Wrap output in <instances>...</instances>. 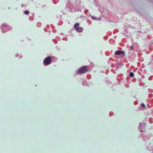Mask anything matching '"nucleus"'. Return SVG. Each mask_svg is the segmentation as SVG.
I'll return each instance as SVG.
<instances>
[{"mask_svg":"<svg viewBox=\"0 0 153 153\" xmlns=\"http://www.w3.org/2000/svg\"><path fill=\"white\" fill-rule=\"evenodd\" d=\"M89 69L87 66H83L80 68L76 71L77 74H82L85 73Z\"/></svg>","mask_w":153,"mask_h":153,"instance_id":"obj_1","label":"nucleus"},{"mask_svg":"<svg viewBox=\"0 0 153 153\" xmlns=\"http://www.w3.org/2000/svg\"><path fill=\"white\" fill-rule=\"evenodd\" d=\"M44 64L46 65H48L51 63V58L50 56H48L44 60Z\"/></svg>","mask_w":153,"mask_h":153,"instance_id":"obj_2","label":"nucleus"},{"mask_svg":"<svg viewBox=\"0 0 153 153\" xmlns=\"http://www.w3.org/2000/svg\"><path fill=\"white\" fill-rule=\"evenodd\" d=\"M79 24L78 23H76L75 24L74 27L77 31L81 32L82 31V28L81 27H79Z\"/></svg>","mask_w":153,"mask_h":153,"instance_id":"obj_3","label":"nucleus"},{"mask_svg":"<svg viewBox=\"0 0 153 153\" xmlns=\"http://www.w3.org/2000/svg\"><path fill=\"white\" fill-rule=\"evenodd\" d=\"M115 55H120L121 54L125 55V52L124 51H117L115 53Z\"/></svg>","mask_w":153,"mask_h":153,"instance_id":"obj_4","label":"nucleus"},{"mask_svg":"<svg viewBox=\"0 0 153 153\" xmlns=\"http://www.w3.org/2000/svg\"><path fill=\"white\" fill-rule=\"evenodd\" d=\"M129 76L131 77H133L134 76V74L132 72H131L129 74Z\"/></svg>","mask_w":153,"mask_h":153,"instance_id":"obj_5","label":"nucleus"},{"mask_svg":"<svg viewBox=\"0 0 153 153\" xmlns=\"http://www.w3.org/2000/svg\"><path fill=\"white\" fill-rule=\"evenodd\" d=\"M29 11H28V10H26V11H25L24 13L25 15H27V14H29Z\"/></svg>","mask_w":153,"mask_h":153,"instance_id":"obj_6","label":"nucleus"},{"mask_svg":"<svg viewBox=\"0 0 153 153\" xmlns=\"http://www.w3.org/2000/svg\"><path fill=\"white\" fill-rule=\"evenodd\" d=\"M141 105L143 106V108H144L145 107V105L144 104H143V103H142L141 104Z\"/></svg>","mask_w":153,"mask_h":153,"instance_id":"obj_7","label":"nucleus"},{"mask_svg":"<svg viewBox=\"0 0 153 153\" xmlns=\"http://www.w3.org/2000/svg\"><path fill=\"white\" fill-rule=\"evenodd\" d=\"M131 48L132 50H133V46H131Z\"/></svg>","mask_w":153,"mask_h":153,"instance_id":"obj_8","label":"nucleus"}]
</instances>
